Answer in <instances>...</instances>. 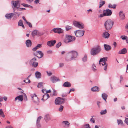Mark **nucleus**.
<instances>
[{
    "label": "nucleus",
    "mask_w": 128,
    "mask_h": 128,
    "mask_svg": "<svg viewBox=\"0 0 128 128\" xmlns=\"http://www.w3.org/2000/svg\"><path fill=\"white\" fill-rule=\"evenodd\" d=\"M78 55V53L76 51H71L68 54L66 60L68 61H70L76 58Z\"/></svg>",
    "instance_id": "1"
},
{
    "label": "nucleus",
    "mask_w": 128,
    "mask_h": 128,
    "mask_svg": "<svg viewBox=\"0 0 128 128\" xmlns=\"http://www.w3.org/2000/svg\"><path fill=\"white\" fill-rule=\"evenodd\" d=\"M11 2L12 6L14 12H16V9H17V10H20V0H12Z\"/></svg>",
    "instance_id": "2"
},
{
    "label": "nucleus",
    "mask_w": 128,
    "mask_h": 128,
    "mask_svg": "<svg viewBox=\"0 0 128 128\" xmlns=\"http://www.w3.org/2000/svg\"><path fill=\"white\" fill-rule=\"evenodd\" d=\"M101 49L99 46H97L92 49L90 51V54L92 55H96L98 54L101 51Z\"/></svg>",
    "instance_id": "3"
},
{
    "label": "nucleus",
    "mask_w": 128,
    "mask_h": 128,
    "mask_svg": "<svg viewBox=\"0 0 128 128\" xmlns=\"http://www.w3.org/2000/svg\"><path fill=\"white\" fill-rule=\"evenodd\" d=\"M113 24V22L110 20H108L105 22L104 26L106 29L107 30H109L112 28Z\"/></svg>",
    "instance_id": "4"
},
{
    "label": "nucleus",
    "mask_w": 128,
    "mask_h": 128,
    "mask_svg": "<svg viewBox=\"0 0 128 128\" xmlns=\"http://www.w3.org/2000/svg\"><path fill=\"white\" fill-rule=\"evenodd\" d=\"M76 39V38L74 36L66 34L65 36V39L64 42L66 43L71 42L74 41Z\"/></svg>",
    "instance_id": "5"
},
{
    "label": "nucleus",
    "mask_w": 128,
    "mask_h": 128,
    "mask_svg": "<svg viewBox=\"0 0 128 128\" xmlns=\"http://www.w3.org/2000/svg\"><path fill=\"white\" fill-rule=\"evenodd\" d=\"M107 58H101L99 61V64L100 65L101 64L102 66H104V70L106 71L107 69L108 64L106 63L105 62L107 59Z\"/></svg>",
    "instance_id": "6"
},
{
    "label": "nucleus",
    "mask_w": 128,
    "mask_h": 128,
    "mask_svg": "<svg viewBox=\"0 0 128 128\" xmlns=\"http://www.w3.org/2000/svg\"><path fill=\"white\" fill-rule=\"evenodd\" d=\"M112 14L111 11L108 9H106V10H104L103 11V14H100V17L102 18L104 16H110Z\"/></svg>",
    "instance_id": "7"
},
{
    "label": "nucleus",
    "mask_w": 128,
    "mask_h": 128,
    "mask_svg": "<svg viewBox=\"0 0 128 128\" xmlns=\"http://www.w3.org/2000/svg\"><path fill=\"white\" fill-rule=\"evenodd\" d=\"M73 24L75 26L80 29H83L84 27V24L80 22L74 21Z\"/></svg>",
    "instance_id": "8"
},
{
    "label": "nucleus",
    "mask_w": 128,
    "mask_h": 128,
    "mask_svg": "<svg viewBox=\"0 0 128 128\" xmlns=\"http://www.w3.org/2000/svg\"><path fill=\"white\" fill-rule=\"evenodd\" d=\"M76 36L78 37H80L83 36L84 31L82 30H78L75 31L74 32Z\"/></svg>",
    "instance_id": "9"
},
{
    "label": "nucleus",
    "mask_w": 128,
    "mask_h": 128,
    "mask_svg": "<svg viewBox=\"0 0 128 128\" xmlns=\"http://www.w3.org/2000/svg\"><path fill=\"white\" fill-rule=\"evenodd\" d=\"M66 99L60 97L56 98L55 100V103L56 104H60L64 103Z\"/></svg>",
    "instance_id": "10"
},
{
    "label": "nucleus",
    "mask_w": 128,
    "mask_h": 128,
    "mask_svg": "<svg viewBox=\"0 0 128 128\" xmlns=\"http://www.w3.org/2000/svg\"><path fill=\"white\" fill-rule=\"evenodd\" d=\"M31 96L32 97V100L33 102L36 103L39 102V99L36 94H32Z\"/></svg>",
    "instance_id": "11"
},
{
    "label": "nucleus",
    "mask_w": 128,
    "mask_h": 128,
    "mask_svg": "<svg viewBox=\"0 0 128 128\" xmlns=\"http://www.w3.org/2000/svg\"><path fill=\"white\" fill-rule=\"evenodd\" d=\"M34 55L36 56L39 58H41L43 56V53L40 51H37L35 52L34 53Z\"/></svg>",
    "instance_id": "12"
},
{
    "label": "nucleus",
    "mask_w": 128,
    "mask_h": 128,
    "mask_svg": "<svg viewBox=\"0 0 128 128\" xmlns=\"http://www.w3.org/2000/svg\"><path fill=\"white\" fill-rule=\"evenodd\" d=\"M56 42V40H52L48 41L47 43V44L49 46L51 47L54 46Z\"/></svg>",
    "instance_id": "13"
},
{
    "label": "nucleus",
    "mask_w": 128,
    "mask_h": 128,
    "mask_svg": "<svg viewBox=\"0 0 128 128\" xmlns=\"http://www.w3.org/2000/svg\"><path fill=\"white\" fill-rule=\"evenodd\" d=\"M52 30L55 33H58L59 34L62 33L63 32V30L61 28H53Z\"/></svg>",
    "instance_id": "14"
},
{
    "label": "nucleus",
    "mask_w": 128,
    "mask_h": 128,
    "mask_svg": "<svg viewBox=\"0 0 128 128\" xmlns=\"http://www.w3.org/2000/svg\"><path fill=\"white\" fill-rule=\"evenodd\" d=\"M70 123L68 121H63L62 122V125L64 127L68 128L69 127Z\"/></svg>",
    "instance_id": "15"
},
{
    "label": "nucleus",
    "mask_w": 128,
    "mask_h": 128,
    "mask_svg": "<svg viewBox=\"0 0 128 128\" xmlns=\"http://www.w3.org/2000/svg\"><path fill=\"white\" fill-rule=\"evenodd\" d=\"M50 80L52 82L54 83L58 81V79L56 76H52L51 77Z\"/></svg>",
    "instance_id": "16"
},
{
    "label": "nucleus",
    "mask_w": 128,
    "mask_h": 128,
    "mask_svg": "<svg viewBox=\"0 0 128 128\" xmlns=\"http://www.w3.org/2000/svg\"><path fill=\"white\" fill-rule=\"evenodd\" d=\"M14 14L13 13L7 14L5 15V16L7 19H10Z\"/></svg>",
    "instance_id": "17"
},
{
    "label": "nucleus",
    "mask_w": 128,
    "mask_h": 128,
    "mask_svg": "<svg viewBox=\"0 0 128 128\" xmlns=\"http://www.w3.org/2000/svg\"><path fill=\"white\" fill-rule=\"evenodd\" d=\"M23 97L22 95H20L15 98L16 100H18V102L20 101L21 102L23 100Z\"/></svg>",
    "instance_id": "18"
},
{
    "label": "nucleus",
    "mask_w": 128,
    "mask_h": 128,
    "mask_svg": "<svg viewBox=\"0 0 128 128\" xmlns=\"http://www.w3.org/2000/svg\"><path fill=\"white\" fill-rule=\"evenodd\" d=\"M49 97V95L48 94H46L43 96V98L42 100L44 101L48 99Z\"/></svg>",
    "instance_id": "19"
},
{
    "label": "nucleus",
    "mask_w": 128,
    "mask_h": 128,
    "mask_svg": "<svg viewBox=\"0 0 128 128\" xmlns=\"http://www.w3.org/2000/svg\"><path fill=\"white\" fill-rule=\"evenodd\" d=\"M110 35V34L108 32H104L102 36L105 38H108L109 37Z\"/></svg>",
    "instance_id": "20"
},
{
    "label": "nucleus",
    "mask_w": 128,
    "mask_h": 128,
    "mask_svg": "<svg viewBox=\"0 0 128 128\" xmlns=\"http://www.w3.org/2000/svg\"><path fill=\"white\" fill-rule=\"evenodd\" d=\"M119 16L121 19L124 20L125 18L124 15V14L122 11H120L119 13Z\"/></svg>",
    "instance_id": "21"
},
{
    "label": "nucleus",
    "mask_w": 128,
    "mask_h": 128,
    "mask_svg": "<svg viewBox=\"0 0 128 128\" xmlns=\"http://www.w3.org/2000/svg\"><path fill=\"white\" fill-rule=\"evenodd\" d=\"M127 51L126 48H123L120 50L118 52L119 54H124L127 52Z\"/></svg>",
    "instance_id": "22"
},
{
    "label": "nucleus",
    "mask_w": 128,
    "mask_h": 128,
    "mask_svg": "<svg viewBox=\"0 0 128 128\" xmlns=\"http://www.w3.org/2000/svg\"><path fill=\"white\" fill-rule=\"evenodd\" d=\"M71 85L70 83L68 82H65L63 84V86L64 87H70L71 86Z\"/></svg>",
    "instance_id": "23"
},
{
    "label": "nucleus",
    "mask_w": 128,
    "mask_h": 128,
    "mask_svg": "<svg viewBox=\"0 0 128 128\" xmlns=\"http://www.w3.org/2000/svg\"><path fill=\"white\" fill-rule=\"evenodd\" d=\"M26 45L28 47H30L32 45V42L30 40H28L26 42Z\"/></svg>",
    "instance_id": "24"
},
{
    "label": "nucleus",
    "mask_w": 128,
    "mask_h": 128,
    "mask_svg": "<svg viewBox=\"0 0 128 128\" xmlns=\"http://www.w3.org/2000/svg\"><path fill=\"white\" fill-rule=\"evenodd\" d=\"M105 50L106 51H108L111 48V47L108 45L104 44V45Z\"/></svg>",
    "instance_id": "25"
},
{
    "label": "nucleus",
    "mask_w": 128,
    "mask_h": 128,
    "mask_svg": "<svg viewBox=\"0 0 128 128\" xmlns=\"http://www.w3.org/2000/svg\"><path fill=\"white\" fill-rule=\"evenodd\" d=\"M39 32L37 30H34L32 33V34L33 36H34L35 35L38 34L39 35Z\"/></svg>",
    "instance_id": "26"
},
{
    "label": "nucleus",
    "mask_w": 128,
    "mask_h": 128,
    "mask_svg": "<svg viewBox=\"0 0 128 128\" xmlns=\"http://www.w3.org/2000/svg\"><path fill=\"white\" fill-rule=\"evenodd\" d=\"M91 90L93 92H98L99 91V88L96 86L92 87L91 88Z\"/></svg>",
    "instance_id": "27"
},
{
    "label": "nucleus",
    "mask_w": 128,
    "mask_h": 128,
    "mask_svg": "<svg viewBox=\"0 0 128 128\" xmlns=\"http://www.w3.org/2000/svg\"><path fill=\"white\" fill-rule=\"evenodd\" d=\"M44 119L46 122L50 119V117L48 114H46L45 116Z\"/></svg>",
    "instance_id": "28"
},
{
    "label": "nucleus",
    "mask_w": 128,
    "mask_h": 128,
    "mask_svg": "<svg viewBox=\"0 0 128 128\" xmlns=\"http://www.w3.org/2000/svg\"><path fill=\"white\" fill-rule=\"evenodd\" d=\"M18 26H22L23 28H24V26L23 24L22 21L21 20H20L18 22Z\"/></svg>",
    "instance_id": "29"
},
{
    "label": "nucleus",
    "mask_w": 128,
    "mask_h": 128,
    "mask_svg": "<svg viewBox=\"0 0 128 128\" xmlns=\"http://www.w3.org/2000/svg\"><path fill=\"white\" fill-rule=\"evenodd\" d=\"M35 75L36 77L37 78H40L41 77V74L40 73L38 72H36L35 73Z\"/></svg>",
    "instance_id": "30"
},
{
    "label": "nucleus",
    "mask_w": 128,
    "mask_h": 128,
    "mask_svg": "<svg viewBox=\"0 0 128 128\" xmlns=\"http://www.w3.org/2000/svg\"><path fill=\"white\" fill-rule=\"evenodd\" d=\"M102 98L106 101V99L107 98L108 96L105 93H104L102 95Z\"/></svg>",
    "instance_id": "31"
},
{
    "label": "nucleus",
    "mask_w": 128,
    "mask_h": 128,
    "mask_svg": "<svg viewBox=\"0 0 128 128\" xmlns=\"http://www.w3.org/2000/svg\"><path fill=\"white\" fill-rule=\"evenodd\" d=\"M116 5L114 4L112 5L111 4H109L108 5V7L110 8H112L113 9H115L116 8Z\"/></svg>",
    "instance_id": "32"
},
{
    "label": "nucleus",
    "mask_w": 128,
    "mask_h": 128,
    "mask_svg": "<svg viewBox=\"0 0 128 128\" xmlns=\"http://www.w3.org/2000/svg\"><path fill=\"white\" fill-rule=\"evenodd\" d=\"M36 59L35 58H34L32 59L30 61V63L32 64L34 63L36 61Z\"/></svg>",
    "instance_id": "33"
},
{
    "label": "nucleus",
    "mask_w": 128,
    "mask_h": 128,
    "mask_svg": "<svg viewBox=\"0 0 128 128\" xmlns=\"http://www.w3.org/2000/svg\"><path fill=\"white\" fill-rule=\"evenodd\" d=\"M0 114L2 118H4L5 116L2 109H0Z\"/></svg>",
    "instance_id": "34"
},
{
    "label": "nucleus",
    "mask_w": 128,
    "mask_h": 128,
    "mask_svg": "<svg viewBox=\"0 0 128 128\" xmlns=\"http://www.w3.org/2000/svg\"><path fill=\"white\" fill-rule=\"evenodd\" d=\"M65 28L66 30L68 31L72 29V27L69 26H66Z\"/></svg>",
    "instance_id": "35"
},
{
    "label": "nucleus",
    "mask_w": 128,
    "mask_h": 128,
    "mask_svg": "<svg viewBox=\"0 0 128 128\" xmlns=\"http://www.w3.org/2000/svg\"><path fill=\"white\" fill-rule=\"evenodd\" d=\"M107 113V111L106 109L104 110H102L100 112V114L103 115L106 114Z\"/></svg>",
    "instance_id": "36"
},
{
    "label": "nucleus",
    "mask_w": 128,
    "mask_h": 128,
    "mask_svg": "<svg viewBox=\"0 0 128 128\" xmlns=\"http://www.w3.org/2000/svg\"><path fill=\"white\" fill-rule=\"evenodd\" d=\"M105 3V2L104 1H101V2H100V6L99 8H100Z\"/></svg>",
    "instance_id": "37"
},
{
    "label": "nucleus",
    "mask_w": 128,
    "mask_h": 128,
    "mask_svg": "<svg viewBox=\"0 0 128 128\" xmlns=\"http://www.w3.org/2000/svg\"><path fill=\"white\" fill-rule=\"evenodd\" d=\"M57 95V93L56 92L55 90H53V92L52 93H51L50 94V96H56Z\"/></svg>",
    "instance_id": "38"
},
{
    "label": "nucleus",
    "mask_w": 128,
    "mask_h": 128,
    "mask_svg": "<svg viewBox=\"0 0 128 128\" xmlns=\"http://www.w3.org/2000/svg\"><path fill=\"white\" fill-rule=\"evenodd\" d=\"M87 56L85 54L84 57L82 58V60L84 62H86L87 60Z\"/></svg>",
    "instance_id": "39"
},
{
    "label": "nucleus",
    "mask_w": 128,
    "mask_h": 128,
    "mask_svg": "<svg viewBox=\"0 0 128 128\" xmlns=\"http://www.w3.org/2000/svg\"><path fill=\"white\" fill-rule=\"evenodd\" d=\"M118 124H121V125H123V123L122 120H118Z\"/></svg>",
    "instance_id": "40"
},
{
    "label": "nucleus",
    "mask_w": 128,
    "mask_h": 128,
    "mask_svg": "<svg viewBox=\"0 0 128 128\" xmlns=\"http://www.w3.org/2000/svg\"><path fill=\"white\" fill-rule=\"evenodd\" d=\"M43 83L42 82H40L39 83L38 85V87L39 88H42L43 87Z\"/></svg>",
    "instance_id": "41"
},
{
    "label": "nucleus",
    "mask_w": 128,
    "mask_h": 128,
    "mask_svg": "<svg viewBox=\"0 0 128 128\" xmlns=\"http://www.w3.org/2000/svg\"><path fill=\"white\" fill-rule=\"evenodd\" d=\"M24 81L26 83L30 82V80L28 78V77L26 80H24Z\"/></svg>",
    "instance_id": "42"
},
{
    "label": "nucleus",
    "mask_w": 128,
    "mask_h": 128,
    "mask_svg": "<svg viewBox=\"0 0 128 128\" xmlns=\"http://www.w3.org/2000/svg\"><path fill=\"white\" fill-rule=\"evenodd\" d=\"M42 118V117L41 116H40L37 119L36 121V123H40V119Z\"/></svg>",
    "instance_id": "43"
},
{
    "label": "nucleus",
    "mask_w": 128,
    "mask_h": 128,
    "mask_svg": "<svg viewBox=\"0 0 128 128\" xmlns=\"http://www.w3.org/2000/svg\"><path fill=\"white\" fill-rule=\"evenodd\" d=\"M38 62H35L34 63L32 64V65L34 67H36L38 65Z\"/></svg>",
    "instance_id": "44"
},
{
    "label": "nucleus",
    "mask_w": 128,
    "mask_h": 128,
    "mask_svg": "<svg viewBox=\"0 0 128 128\" xmlns=\"http://www.w3.org/2000/svg\"><path fill=\"white\" fill-rule=\"evenodd\" d=\"M64 106L62 105L60 106V108H59V110L60 111L62 112Z\"/></svg>",
    "instance_id": "45"
},
{
    "label": "nucleus",
    "mask_w": 128,
    "mask_h": 128,
    "mask_svg": "<svg viewBox=\"0 0 128 128\" xmlns=\"http://www.w3.org/2000/svg\"><path fill=\"white\" fill-rule=\"evenodd\" d=\"M62 44V43L61 42H60L58 43L56 46V47L57 48H58Z\"/></svg>",
    "instance_id": "46"
},
{
    "label": "nucleus",
    "mask_w": 128,
    "mask_h": 128,
    "mask_svg": "<svg viewBox=\"0 0 128 128\" xmlns=\"http://www.w3.org/2000/svg\"><path fill=\"white\" fill-rule=\"evenodd\" d=\"M36 126L38 128H40L41 127V125L40 123H36Z\"/></svg>",
    "instance_id": "47"
},
{
    "label": "nucleus",
    "mask_w": 128,
    "mask_h": 128,
    "mask_svg": "<svg viewBox=\"0 0 128 128\" xmlns=\"http://www.w3.org/2000/svg\"><path fill=\"white\" fill-rule=\"evenodd\" d=\"M42 92L44 93L47 94V90L45 89H43L42 90Z\"/></svg>",
    "instance_id": "48"
},
{
    "label": "nucleus",
    "mask_w": 128,
    "mask_h": 128,
    "mask_svg": "<svg viewBox=\"0 0 128 128\" xmlns=\"http://www.w3.org/2000/svg\"><path fill=\"white\" fill-rule=\"evenodd\" d=\"M84 128H90V127L89 124H87L85 125Z\"/></svg>",
    "instance_id": "49"
},
{
    "label": "nucleus",
    "mask_w": 128,
    "mask_h": 128,
    "mask_svg": "<svg viewBox=\"0 0 128 128\" xmlns=\"http://www.w3.org/2000/svg\"><path fill=\"white\" fill-rule=\"evenodd\" d=\"M42 45V44H38L37 45V46H36V47H37V48H38H38H39L41 47Z\"/></svg>",
    "instance_id": "50"
},
{
    "label": "nucleus",
    "mask_w": 128,
    "mask_h": 128,
    "mask_svg": "<svg viewBox=\"0 0 128 128\" xmlns=\"http://www.w3.org/2000/svg\"><path fill=\"white\" fill-rule=\"evenodd\" d=\"M26 23L28 24L30 27V28H32V25L30 22H27Z\"/></svg>",
    "instance_id": "51"
},
{
    "label": "nucleus",
    "mask_w": 128,
    "mask_h": 128,
    "mask_svg": "<svg viewBox=\"0 0 128 128\" xmlns=\"http://www.w3.org/2000/svg\"><path fill=\"white\" fill-rule=\"evenodd\" d=\"M92 68L93 70L94 71H95L96 70V69L95 68L96 67V66L94 65V64L93 65H92Z\"/></svg>",
    "instance_id": "52"
},
{
    "label": "nucleus",
    "mask_w": 128,
    "mask_h": 128,
    "mask_svg": "<svg viewBox=\"0 0 128 128\" xmlns=\"http://www.w3.org/2000/svg\"><path fill=\"white\" fill-rule=\"evenodd\" d=\"M90 121L91 122H92L93 123H94L95 122V120L94 118H92L90 120Z\"/></svg>",
    "instance_id": "53"
},
{
    "label": "nucleus",
    "mask_w": 128,
    "mask_h": 128,
    "mask_svg": "<svg viewBox=\"0 0 128 128\" xmlns=\"http://www.w3.org/2000/svg\"><path fill=\"white\" fill-rule=\"evenodd\" d=\"M125 122L126 124L128 125V118H126L125 120Z\"/></svg>",
    "instance_id": "54"
},
{
    "label": "nucleus",
    "mask_w": 128,
    "mask_h": 128,
    "mask_svg": "<svg viewBox=\"0 0 128 128\" xmlns=\"http://www.w3.org/2000/svg\"><path fill=\"white\" fill-rule=\"evenodd\" d=\"M47 73L48 75L49 76H51L52 74V73L50 72H47Z\"/></svg>",
    "instance_id": "55"
},
{
    "label": "nucleus",
    "mask_w": 128,
    "mask_h": 128,
    "mask_svg": "<svg viewBox=\"0 0 128 128\" xmlns=\"http://www.w3.org/2000/svg\"><path fill=\"white\" fill-rule=\"evenodd\" d=\"M64 66V64L63 63H60V67H62Z\"/></svg>",
    "instance_id": "56"
},
{
    "label": "nucleus",
    "mask_w": 128,
    "mask_h": 128,
    "mask_svg": "<svg viewBox=\"0 0 128 128\" xmlns=\"http://www.w3.org/2000/svg\"><path fill=\"white\" fill-rule=\"evenodd\" d=\"M121 38L123 40H124L126 39V38L125 36H121Z\"/></svg>",
    "instance_id": "57"
},
{
    "label": "nucleus",
    "mask_w": 128,
    "mask_h": 128,
    "mask_svg": "<svg viewBox=\"0 0 128 128\" xmlns=\"http://www.w3.org/2000/svg\"><path fill=\"white\" fill-rule=\"evenodd\" d=\"M37 49H38V48H37V47H36V46L34 48H33L32 49V50L33 51H36Z\"/></svg>",
    "instance_id": "58"
},
{
    "label": "nucleus",
    "mask_w": 128,
    "mask_h": 128,
    "mask_svg": "<svg viewBox=\"0 0 128 128\" xmlns=\"http://www.w3.org/2000/svg\"><path fill=\"white\" fill-rule=\"evenodd\" d=\"M39 0H35L34 2H35L36 4H37L39 3Z\"/></svg>",
    "instance_id": "59"
},
{
    "label": "nucleus",
    "mask_w": 128,
    "mask_h": 128,
    "mask_svg": "<svg viewBox=\"0 0 128 128\" xmlns=\"http://www.w3.org/2000/svg\"><path fill=\"white\" fill-rule=\"evenodd\" d=\"M22 18L26 22V23L28 22L27 20H26V19L25 18V17L24 16H23L22 17Z\"/></svg>",
    "instance_id": "60"
},
{
    "label": "nucleus",
    "mask_w": 128,
    "mask_h": 128,
    "mask_svg": "<svg viewBox=\"0 0 128 128\" xmlns=\"http://www.w3.org/2000/svg\"><path fill=\"white\" fill-rule=\"evenodd\" d=\"M22 5H23V6H24L25 7H28V5L26 4H22Z\"/></svg>",
    "instance_id": "61"
},
{
    "label": "nucleus",
    "mask_w": 128,
    "mask_h": 128,
    "mask_svg": "<svg viewBox=\"0 0 128 128\" xmlns=\"http://www.w3.org/2000/svg\"><path fill=\"white\" fill-rule=\"evenodd\" d=\"M74 88H72L70 90V92L68 93L69 94L70 92L72 91H74Z\"/></svg>",
    "instance_id": "62"
},
{
    "label": "nucleus",
    "mask_w": 128,
    "mask_h": 128,
    "mask_svg": "<svg viewBox=\"0 0 128 128\" xmlns=\"http://www.w3.org/2000/svg\"><path fill=\"white\" fill-rule=\"evenodd\" d=\"M3 100V98L2 97L0 96V102Z\"/></svg>",
    "instance_id": "63"
},
{
    "label": "nucleus",
    "mask_w": 128,
    "mask_h": 128,
    "mask_svg": "<svg viewBox=\"0 0 128 128\" xmlns=\"http://www.w3.org/2000/svg\"><path fill=\"white\" fill-rule=\"evenodd\" d=\"M4 99L5 101H6L7 99V97L6 96H4Z\"/></svg>",
    "instance_id": "64"
}]
</instances>
